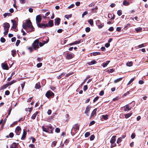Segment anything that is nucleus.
Masks as SVG:
<instances>
[{
  "label": "nucleus",
  "instance_id": "obj_1",
  "mask_svg": "<svg viewBox=\"0 0 148 148\" xmlns=\"http://www.w3.org/2000/svg\"><path fill=\"white\" fill-rule=\"evenodd\" d=\"M25 24L23 25V28L28 33L29 32H33L34 31V28L30 20H27Z\"/></svg>",
  "mask_w": 148,
  "mask_h": 148
},
{
  "label": "nucleus",
  "instance_id": "obj_2",
  "mask_svg": "<svg viewBox=\"0 0 148 148\" xmlns=\"http://www.w3.org/2000/svg\"><path fill=\"white\" fill-rule=\"evenodd\" d=\"M39 40L38 39L35 40L32 44V46L35 50L38 49L39 47L38 46Z\"/></svg>",
  "mask_w": 148,
  "mask_h": 148
},
{
  "label": "nucleus",
  "instance_id": "obj_3",
  "mask_svg": "<svg viewBox=\"0 0 148 148\" xmlns=\"http://www.w3.org/2000/svg\"><path fill=\"white\" fill-rule=\"evenodd\" d=\"M79 124L78 123H77L73 125L71 131L74 130L75 132L73 133V134L74 135L79 130Z\"/></svg>",
  "mask_w": 148,
  "mask_h": 148
},
{
  "label": "nucleus",
  "instance_id": "obj_4",
  "mask_svg": "<svg viewBox=\"0 0 148 148\" xmlns=\"http://www.w3.org/2000/svg\"><path fill=\"white\" fill-rule=\"evenodd\" d=\"M45 96L48 98H53L54 96V94L51 91L49 90L46 93Z\"/></svg>",
  "mask_w": 148,
  "mask_h": 148
},
{
  "label": "nucleus",
  "instance_id": "obj_5",
  "mask_svg": "<svg viewBox=\"0 0 148 148\" xmlns=\"http://www.w3.org/2000/svg\"><path fill=\"white\" fill-rule=\"evenodd\" d=\"M66 55V58L68 60H70L72 59L73 57L74 54L69 53L68 52H66L64 54Z\"/></svg>",
  "mask_w": 148,
  "mask_h": 148
},
{
  "label": "nucleus",
  "instance_id": "obj_6",
  "mask_svg": "<svg viewBox=\"0 0 148 148\" xmlns=\"http://www.w3.org/2000/svg\"><path fill=\"white\" fill-rule=\"evenodd\" d=\"M42 16L41 14H39L37 15L36 17V21L37 25L38 24L40 23L42 20Z\"/></svg>",
  "mask_w": 148,
  "mask_h": 148
},
{
  "label": "nucleus",
  "instance_id": "obj_7",
  "mask_svg": "<svg viewBox=\"0 0 148 148\" xmlns=\"http://www.w3.org/2000/svg\"><path fill=\"white\" fill-rule=\"evenodd\" d=\"M38 27L44 29L47 27V23L45 24L42 23L39 24H38Z\"/></svg>",
  "mask_w": 148,
  "mask_h": 148
},
{
  "label": "nucleus",
  "instance_id": "obj_8",
  "mask_svg": "<svg viewBox=\"0 0 148 148\" xmlns=\"http://www.w3.org/2000/svg\"><path fill=\"white\" fill-rule=\"evenodd\" d=\"M96 24L99 29L101 28L104 26L103 23H101L99 20H98L97 21Z\"/></svg>",
  "mask_w": 148,
  "mask_h": 148
},
{
  "label": "nucleus",
  "instance_id": "obj_9",
  "mask_svg": "<svg viewBox=\"0 0 148 148\" xmlns=\"http://www.w3.org/2000/svg\"><path fill=\"white\" fill-rule=\"evenodd\" d=\"M47 127V129L48 132L47 133H53V129L52 128V126L50 125H48L46 126Z\"/></svg>",
  "mask_w": 148,
  "mask_h": 148
},
{
  "label": "nucleus",
  "instance_id": "obj_10",
  "mask_svg": "<svg viewBox=\"0 0 148 148\" xmlns=\"http://www.w3.org/2000/svg\"><path fill=\"white\" fill-rule=\"evenodd\" d=\"M11 21L13 23V26L12 28L14 29H16V27L18 24L16 21L13 20H12Z\"/></svg>",
  "mask_w": 148,
  "mask_h": 148
},
{
  "label": "nucleus",
  "instance_id": "obj_11",
  "mask_svg": "<svg viewBox=\"0 0 148 148\" xmlns=\"http://www.w3.org/2000/svg\"><path fill=\"white\" fill-rule=\"evenodd\" d=\"M21 131V128L20 126H17L16 128L15 132L17 135H19Z\"/></svg>",
  "mask_w": 148,
  "mask_h": 148
},
{
  "label": "nucleus",
  "instance_id": "obj_12",
  "mask_svg": "<svg viewBox=\"0 0 148 148\" xmlns=\"http://www.w3.org/2000/svg\"><path fill=\"white\" fill-rule=\"evenodd\" d=\"M1 66L3 69L8 70L9 69L7 63H3L1 64Z\"/></svg>",
  "mask_w": 148,
  "mask_h": 148
},
{
  "label": "nucleus",
  "instance_id": "obj_13",
  "mask_svg": "<svg viewBox=\"0 0 148 148\" xmlns=\"http://www.w3.org/2000/svg\"><path fill=\"white\" fill-rule=\"evenodd\" d=\"M3 25H4L3 26L4 30H9V29L10 27V25L8 23H4Z\"/></svg>",
  "mask_w": 148,
  "mask_h": 148
},
{
  "label": "nucleus",
  "instance_id": "obj_14",
  "mask_svg": "<svg viewBox=\"0 0 148 148\" xmlns=\"http://www.w3.org/2000/svg\"><path fill=\"white\" fill-rule=\"evenodd\" d=\"M91 108V107L89 106H87L86 108V109L85 111V113L88 116V113L89 112Z\"/></svg>",
  "mask_w": 148,
  "mask_h": 148
},
{
  "label": "nucleus",
  "instance_id": "obj_15",
  "mask_svg": "<svg viewBox=\"0 0 148 148\" xmlns=\"http://www.w3.org/2000/svg\"><path fill=\"white\" fill-rule=\"evenodd\" d=\"M97 110V108H96L93 111H92L91 114L90 116V119H91L92 117H94L95 115H96V112Z\"/></svg>",
  "mask_w": 148,
  "mask_h": 148
},
{
  "label": "nucleus",
  "instance_id": "obj_16",
  "mask_svg": "<svg viewBox=\"0 0 148 148\" xmlns=\"http://www.w3.org/2000/svg\"><path fill=\"white\" fill-rule=\"evenodd\" d=\"M61 19L59 18H57L55 19V25H59Z\"/></svg>",
  "mask_w": 148,
  "mask_h": 148
},
{
  "label": "nucleus",
  "instance_id": "obj_17",
  "mask_svg": "<svg viewBox=\"0 0 148 148\" xmlns=\"http://www.w3.org/2000/svg\"><path fill=\"white\" fill-rule=\"evenodd\" d=\"M53 26V21L52 20H50L48 21V23L47 24V27H51Z\"/></svg>",
  "mask_w": 148,
  "mask_h": 148
},
{
  "label": "nucleus",
  "instance_id": "obj_18",
  "mask_svg": "<svg viewBox=\"0 0 148 148\" xmlns=\"http://www.w3.org/2000/svg\"><path fill=\"white\" fill-rule=\"evenodd\" d=\"M27 134V132L25 131L24 130H23V132L22 135V136L21 138V139L22 140H24L25 139L26 135Z\"/></svg>",
  "mask_w": 148,
  "mask_h": 148
},
{
  "label": "nucleus",
  "instance_id": "obj_19",
  "mask_svg": "<svg viewBox=\"0 0 148 148\" xmlns=\"http://www.w3.org/2000/svg\"><path fill=\"white\" fill-rule=\"evenodd\" d=\"M9 86L8 83H7L6 84L3 85L2 86L1 88L0 89V90H1L3 89H5L7 87H8Z\"/></svg>",
  "mask_w": 148,
  "mask_h": 148
},
{
  "label": "nucleus",
  "instance_id": "obj_20",
  "mask_svg": "<svg viewBox=\"0 0 148 148\" xmlns=\"http://www.w3.org/2000/svg\"><path fill=\"white\" fill-rule=\"evenodd\" d=\"M18 147V144L15 143H13L12 145H11L10 148H17Z\"/></svg>",
  "mask_w": 148,
  "mask_h": 148
},
{
  "label": "nucleus",
  "instance_id": "obj_21",
  "mask_svg": "<svg viewBox=\"0 0 148 148\" xmlns=\"http://www.w3.org/2000/svg\"><path fill=\"white\" fill-rule=\"evenodd\" d=\"M116 137V136H113L112 138L111 139V140H110V143H113L114 142H115L116 141V139L115 138Z\"/></svg>",
  "mask_w": 148,
  "mask_h": 148
},
{
  "label": "nucleus",
  "instance_id": "obj_22",
  "mask_svg": "<svg viewBox=\"0 0 148 148\" xmlns=\"http://www.w3.org/2000/svg\"><path fill=\"white\" fill-rule=\"evenodd\" d=\"M80 42V41H75V42L69 44L68 45H76L79 43Z\"/></svg>",
  "mask_w": 148,
  "mask_h": 148
},
{
  "label": "nucleus",
  "instance_id": "obj_23",
  "mask_svg": "<svg viewBox=\"0 0 148 148\" xmlns=\"http://www.w3.org/2000/svg\"><path fill=\"white\" fill-rule=\"evenodd\" d=\"M97 62L95 60H92L91 62H88V64L90 66L96 63Z\"/></svg>",
  "mask_w": 148,
  "mask_h": 148
},
{
  "label": "nucleus",
  "instance_id": "obj_24",
  "mask_svg": "<svg viewBox=\"0 0 148 148\" xmlns=\"http://www.w3.org/2000/svg\"><path fill=\"white\" fill-rule=\"evenodd\" d=\"M110 62V61H107L106 62H103L102 64V66L105 67H106Z\"/></svg>",
  "mask_w": 148,
  "mask_h": 148
},
{
  "label": "nucleus",
  "instance_id": "obj_25",
  "mask_svg": "<svg viewBox=\"0 0 148 148\" xmlns=\"http://www.w3.org/2000/svg\"><path fill=\"white\" fill-rule=\"evenodd\" d=\"M14 134L13 133L11 132L10 133L9 135H7L6 136V137L8 138L9 137L12 138L13 137Z\"/></svg>",
  "mask_w": 148,
  "mask_h": 148
},
{
  "label": "nucleus",
  "instance_id": "obj_26",
  "mask_svg": "<svg viewBox=\"0 0 148 148\" xmlns=\"http://www.w3.org/2000/svg\"><path fill=\"white\" fill-rule=\"evenodd\" d=\"M132 114V113H128L127 114H126L125 115V118L126 119H127L131 116Z\"/></svg>",
  "mask_w": 148,
  "mask_h": 148
},
{
  "label": "nucleus",
  "instance_id": "obj_27",
  "mask_svg": "<svg viewBox=\"0 0 148 148\" xmlns=\"http://www.w3.org/2000/svg\"><path fill=\"white\" fill-rule=\"evenodd\" d=\"M38 112H36L32 116V117L31 118L33 119H35L36 115H37V114H38Z\"/></svg>",
  "mask_w": 148,
  "mask_h": 148
},
{
  "label": "nucleus",
  "instance_id": "obj_28",
  "mask_svg": "<svg viewBox=\"0 0 148 148\" xmlns=\"http://www.w3.org/2000/svg\"><path fill=\"white\" fill-rule=\"evenodd\" d=\"M41 87L40 85V83L39 82L36 83L35 85V88L36 89H38Z\"/></svg>",
  "mask_w": 148,
  "mask_h": 148
},
{
  "label": "nucleus",
  "instance_id": "obj_29",
  "mask_svg": "<svg viewBox=\"0 0 148 148\" xmlns=\"http://www.w3.org/2000/svg\"><path fill=\"white\" fill-rule=\"evenodd\" d=\"M125 108L124 109V111H126L127 110H131V108H129V106L128 105H127L125 106Z\"/></svg>",
  "mask_w": 148,
  "mask_h": 148
},
{
  "label": "nucleus",
  "instance_id": "obj_30",
  "mask_svg": "<svg viewBox=\"0 0 148 148\" xmlns=\"http://www.w3.org/2000/svg\"><path fill=\"white\" fill-rule=\"evenodd\" d=\"M123 4L124 5L127 6L129 5L130 3L126 1H124L123 2Z\"/></svg>",
  "mask_w": 148,
  "mask_h": 148
},
{
  "label": "nucleus",
  "instance_id": "obj_31",
  "mask_svg": "<svg viewBox=\"0 0 148 148\" xmlns=\"http://www.w3.org/2000/svg\"><path fill=\"white\" fill-rule=\"evenodd\" d=\"M123 77H120L116 79L114 81V83H116L121 80L123 79Z\"/></svg>",
  "mask_w": 148,
  "mask_h": 148
},
{
  "label": "nucleus",
  "instance_id": "obj_32",
  "mask_svg": "<svg viewBox=\"0 0 148 148\" xmlns=\"http://www.w3.org/2000/svg\"><path fill=\"white\" fill-rule=\"evenodd\" d=\"M11 52L12 53V55L13 57H14L16 54V51L15 50H12L11 51Z\"/></svg>",
  "mask_w": 148,
  "mask_h": 148
},
{
  "label": "nucleus",
  "instance_id": "obj_33",
  "mask_svg": "<svg viewBox=\"0 0 148 148\" xmlns=\"http://www.w3.org/2000/svg\"><path fill=\"white\" fill-rule=\"evenodd\" d=\"M11 14L10 13H5L4 14L3 16L4 18L6 17L7 16H11Z\"/></svg>",
  "mask_w": 148,
  "mask_h": 148
},
{
  "label": "nucleus",
  "instance_id": "obj_34",
  "mask_svg": "<svg viewBox=\"0 0 148 148\" xmlns=\"http://www.w3.org/2000/svg\"><path fill=\"white\" fill-rule=\"evenodd\" d=\"M88 22L92 26L93 25V20L90 19L88 21Z\"/></svg>",
  "mask_w": 148,
  "mask_h": 148
},
{
  "label": "nucleus",
  "instance_id": "obj_35",
  "mask_svg": "<svg viewBox=\"0 0 148 148\" xmlns=\"http://www.w3.org/2000/svg\"><path fill=\"white\" fill-rule=\"evenodd\" d=\"M142 28L140 27H139L138 28L135 29V30L137 32H141L142 30Z\"/></svg>",
  "mask_w": 148,
  "mask_h": 148
},
{
  "label": "nucleus",
  "instance_id": "obj_36",
  "mask_svg": "<svg viewBox=\"0 0 148 148\" xmlns=\"http://www.w3.org/2000/svg\"><path fill=\"white\" fill-rule=\"evenodd\" d=\"M115 71V69H108L107 71V72L108 73H112Z\"/></svg>",
  "mask_w": 148,
  "mask_h": 148
},
{
  "label": "nucleus",
  "instance_id": "obj_37",
  "mask_svg": "<svg viewBox=\"0 0 148 148\" xmlns=\"http://www.w3.org/2000/svg\"><path fill=\"white\" fill-rule=\"evenodd\" d=\"M108 115H103L102 116V119H105L107 120L108 119Z\"/></svg>",
  "mask_w": 148,
  "mask_h": 148
},
{
  "label": "nucleus",
  "instance_id": "obj_38",
  "mask_svg": "<svg viewBox=\"0 0 148 148\" xmlns=\"http://www.w3.org/2000/svg\"><path fill=\"white\" fill-rule=\"evenodd\" d=\"M133 63L132 62H128L126 63V65L128 66H130L132 65Z\"/></svg>",
  "mask_w": 148,
  "mask_h": 148
},
{
  "label": "nucleus",
  "instance_id": "obj_39",
  "mask_svg": "<svg viewBox=\"0 0 148 148\" xmlns=\"http://www.w3.org/2000/svg\"><path fill=\"white\" fill-rule=\"evenodd\" d=\"M92 54L93 56H96L97 55H100L101 53L100 52H95L93 53Z\"/></svg>",
  "mask_w": 148,
  "mask_h": 148
},
{
  "label": "nucleus",
  "instance_id": "obj_40",
  "mask_svg": "<svg viewBox=\"0 0 148 148\" xmlns=\"http://www.w3.org/2000/svg\"><path fill=\"white\" fill-rule=\"evenodd\" d=\"M65 73H62L60 75L58 76V79H60L62 77V76H64Z\"/></svg>",
  "mask_w": 148,
  "mask_h": 148
},
{
  "label": "nucleus",
  "instance_id": "obj_41",
  "mask_svg": "<svg viewBox=\"0 0 148 148\" xmlns=\"http://www.w3.org/2000/svg\"><path fill=\"white\" fill-rule=\"evenodd\" d=\"M65 17L67 19H69V18L72 17V14L66 15L65 16Z\"/></svg>",
  "mask_w": 148,
  "mask_h": 148
},
{
  "label": "nucleus",
  "instance_id": "obj_42",
  "mask_svg": "<svg viewBox=\"0 0 148 148\" xmlns=\"http://www.w3.org/2000/svg\"><path fill=\"white\" fill-rule=\"evenodd\" d=\"M16 82V81L13 80L11 82H7L9 85V86H10L12 85V84H14V83H15Z\"/></svg>",
  "mask_w": 148,
  "mask_h": 148
},
{
  "label": "nucleus",
  "instance_id": "obj_43",
  "mask_svg": "<svg viewBox=\"0 0 148 148\" xmlns=\"http://www.w3.org/2000/svg\"><path fill=\"white\" fill-rule=\"evenodd\" d=\"M95 138V136L94 135H91L90 138V140H93Z\"/></svg>",
  "mask_w": 148,
  "mask_h": 148
},
{
  "label": "nucleus",
  "instance_id": "obj_44",
  "mask_svg": "<svg viewBox=\"0 0 148 148\" xmlns=\"http://www.w3.org/2000/svg\"><path fill=\"white\" fill-rule=\"evenodd\" d=\"M12 110V107H10L9 111H8V115L6 116V117H8V115H9L10 114Z\"/></svg>",
  "mask_w": 148,
  "mask_h": 148
},
{
  "label": "nucleus",
  "instance_id": "obj_45",
  "mask_svg": "<svg viewBox=\"0 0 148 148\" xmlns=\"http://www.w3.org/2000/svg\"><path fill=\"white\" fill-rule=\"evenodd\" d=\"M90 135V133L89 132H87L85 133V136L86 137H87Z\"/></svg>",
  "mask_w": 148,
  "mask_h": 148
},
{
  "label": "nucleus",
  "instance_id": "obj_46",
  "mask_svg": "<svg viewBox=\"0 0 148 148\" xmlns=\"http://www.w3.org/2000/svg\"><path fill=\"white\" fill-rule=\"evenodd\" d=\"M134 78H132L127 84V85H129L134 80Z\"/></svg>",
  "mask_w": 148,
  "mask_h": 148
},
{
  "label": "nucleus",
  "instance_id": "obj_47",
  "mask_svg": "<svg viewBox=\"0 0 148 148\" xmlns=\"http://www.w3.org/2000/svg\"><path fill=\"white\" fill-rule=\"evenodd\" d=\"M42 129L43 130V131L44 132H48L47 131V128H46L44 127V126H42Z\"/></svg>",
  "mask_w": 148,
  "mask_h": 148
},
{
  "label": "nucleus",
  "instance_id": "obj_48",
  "mask_svg": "<svg viewBox=\"0 0 148 148\" xmlns=\"http://www.w3.org/2000/svg\"><path fill=\"white\" fill-rule=\"evenodd\" d=\"M0 41L1 42L4 43L5 42V39L4 38L2 37L1 38Z\"/></svg>",
  "mask_w": 148,
  "mask_h": 148
},
{
  "label": "nucleus",
  "instance_id": "obj_49",
  "mask_svg": "<svg viewBox=\"0 0 148 148\" xmlns=\"http://www.w3.org/2000/svg\"><path fill=\"white\" fill-rule=\"evenodd\" d=\"M90 30V29L89 27H87L85 28V31L86 32H89Z\"/></svg>",
  "mask_w": 148,
  "mask_h": 148
},
{
  "label": "nucleus",
  "instance_id": "obj_50",
  "mask_svg": "<svg viewBox=\"0 0 148 148\" xmlns=\"http://www.w3.org/2000/svg\"><path fill=\"white\" fill-rule=\"evenodd\" d=\"M117 14L119 16H121L122 14V12L121 10H118L117 11Z\"/></svg>",
  "mask_w": 148,
  "mask_h": 148
},
{
  "label": "nucleus",
  "instance_id": "obj_51",
  "mask_svg": "<svg viewBox=\"0 0 148 148\" xmlns=\"http://www.w3.org/2000/svg\"><path fill=\"white\" fill-rule=\"evenodd\" d=\"M88 14V12L87 11H85L82 14V17L83 18L84 16Z\"/></svg>",
  "mask_w": 148,
  "mask_h": 148
},
{
  "label": "nucleus",
  "instance_id": "obj_52",
  "mask_svg": "<svg viewBox=\"0 0 148 148\" xmlns=\"http://www.w3.org/2000/svg\"><path fill=\"white\" fill-rule=\"evenodd\" d=\"M69 142V139H66L65 140V141L64 143L66 145H67L68 143Z\"/></svg>",
  "mask_w": 148,
  "mask_h": 148
},
{
  "label": "nucleus",
  "instance_id": "obj_53",
  "mask_svg": "<svg viewBox=\"0 0 148 148\" xmlns=\"http://www.w3.org/2000/svg\"><path fill=\"white\" fill-rule=\"evenodd\" d=\"M99 97L98 96H97L93 100V102L95 103L96 101H97L99 99Z\"/></svg>",
  "mask_w": 148,
  "mask_h": 148
},
{
  "label": "nucleus",
  "instance_id": "obj_54",
  "mask_svg": "<svg viewBox=\"0 0 148 148\" xmlns=\"http://www.w3.org/2000/svg\"><path fill=\"white\" fill-rule=\"evenodd\" d=\"M136 136V134L135 133H133L131 135V138L132 139H134Z\"/></svg>",
  "mask_w": 148,
  "mask_h": 148
},
{
  "label": "nucleus",
  "instance_id": "obj_55",
  "mask_svg": "<svg viewBox=\"0 0 148 148\" xmlns=\"http://www.w3.org/2000/svg\"><path fill=\"white\" fill-rule=\"evenodd\" d=\"M20 40H17L16 43V45L17 46H18L19 44V43H20Z\"/></svg>",
  "mask_w": 148,
  "mask_h": 148
},
{
  "label": "nucleus",
  "instance_id": "obj_56",
  "mask_svg": "<svg viewBox=\"0 0 148 148\" xmlns=\"http://www.w3.org/2000/svg\"><path fill=\"white\" fill-rule=\"evenodd\" d=\"M122 141V140L121 139V138H118L117 140V143H121Z\"/></svg>",
  "mask_w": 148,
  "mask_h": 148
},
{
  "label": "nucleus",
  "instance_id": "obj_57",
  "mask_svg": "<svg viewBox=\"0 0 148 148\" xmlns=\"http://www.w3.org/2000/svg\"><path fill=\"white\" fill-rule=\"evenodd\" d=\"M60 128L57 127L55 129V132L56 133H58L60 132Z\"/></svg>",
  "mask_w": 148,
  "mask_h": 148
},
{
  "label": "nucleus",
  "instance_id": "obj_58",
  "mask_svg": "<svg viewBox=\"0 0 148 148\" xmlns=\"http://www.w3.org/2000/svg\"><path fill=\"white\" fill-rule=\"evenodd\" d=\"M88 89V86L87 85H84L83 88V90L86 91Z\"/></svg>",
  "mask_w": 148,
  "mask_h": 148
},
{
  "label": "nucleus",
  "instance_id": "obj_59",
  "mask_svg": "<svg viewBox=\"0 0 148 148\" xmlns=\"http://www.w3.org/2000/svg\"><path fill=\"white\" fill-rule=\"evenodd\" d=\"M42 63H38L37 64V66L38 68L42 66Z\"/></svg>",
  "mask_w": 148,
  "mask_h": 148
},
{
  "label": "nucleus",
  "instance_id": "obj_60",
  "mask_svg": "<svg viewBox=\"0 0 148 148\" xmlns=\"http://www.w3.org/2000/svg\"><path fill=\"white\" fill-rule=\"evenodd\" d=\"M114 30V28L113 27H110L108 29V30L110 32L113 31Z\"/></svg>",
  "mask_w": 148,
  "mask_h": 148
},
{
  "label": "nucleus",
  "instance_id": "obj_61",
  "mask_svg": "<svg viewBox=\"0 0 148 148\" xmlns=\"http://www.w3.org/2000/svg\"><path fill=\"white\" fill-rule=\"evenodd\" d=\"M95 121H92L91 122L89 125V126H91L93 125H94L95 123Z\"/></svg>",
  "mask_w": 148,
  "mask_h": 148
},
{
  "label": "nucleus",
  "instance_id": "obj_62",
  "mask_svg": "<svg viewBox=\"0 0 148 148\" xmlns=\"http://www.w3.org/2000/svg\"><path fill=\"white\" fill-rule=\"evenodd\" d=\"M10 94V92L9 90H7L5 91V95H9Z\"/></svg>",
  "mask_w": 148,
  "mask_h": 148
},
{
  "label": "nucleus",
  "instance_id": "obj_63",
  "mask_svg": "<svg viewBox=\"0 0 148 148\" xmlns=\"http://www.w3.org/2000/svg\"><path fill=\"white\" fill-rule=\"evenodd\" d=\"M25 84V82H24L21 84V86L22 88V90L23 89Z\"/></svg>",
  "mask_w": 148,
  "mask_h": 148
},
{
  "label": "nucleus",
  "instance_id": "obj_64",
  "mask_svg": "<svg viewBox=\"0 0 148 148\" xmlns=\"http://www.w3.org/2000/svg\"><path fill=\"white\" fill-rule=\"evenodd\" d=\"M104 92L103 90H101L99 93V95L100 96H102L104 95Z\"/></svg>",
  "mask_w": 148,
  "mask_h": 148
}]
</instances>
